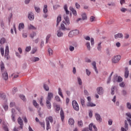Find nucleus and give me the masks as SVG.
Segmentation results:
<instances>
[{
    "instance_id": "nucleus-53",
    "label": "nucleus",
    "mask_w": 131,
    "mask_h": 131,
    "mask_svg": "<svg viewBox=\"0 0 131 131\" xmlns=\"http://www.w3.org/2000/svg\"><path fill=\"white\" fill-rule=\"evenodd\" d=\"M31 50V47L30 46L27 47L25 50L26 52H29Z\"/></svg>"
},
{
    "instance_id": "nucleus-10",
    "label": "nucleus",
    "mask_w": 131,
    "mask_h": 131,
    "mask_svg": "<svg viewBox=\"0 0 131 131\" xmlns=\"http://www.w3.org/2000/svg\"><path fill=\"white\" fill-rule=\"evenodd\" d=\"M60 117H61V121L63 122L65 118V115L64 114V112L63 111V110H61L60 111Z\"/></svg>"
},
{
    "instance_id": "nucleus-40",
    "label": "nucleus",
    "mask_w": 131,
    "mask_h": 131,
    "mask_svg": "<svg viewBox=\"0 0 131 131\" xmlns=\"http://www.w3.org/2000/svg\"><path fill=\"white\" fill-rule=\"evenodd\" d=\"M19 97L20 98V99H21V100H23V101H24V102L26 101V98H25V96L23 95H20Z\"/></svg>"
},
{
    "instance_id": "nucleus-30",
    "label": "nucleus",
    "mask_w": 131,
    "mask_h": 131,
    "mask_svg": "<svg viewBox=\"0 0 131 131\" xmlns=\"http://www.w3.org/2000/svg\"><path fill=\"white\" fill-rule=\"evenodd\" d=\"M54 106L56 107V112H58V111H60V109H61V108L60 107V105L57 104H54Z\"/></svg>"
},
{
    "instance_id": "nucleus-43",
    "label": "nucleus",
    "mask_w": 131,
    "mask_h": 131,
    "mask_svg": "<svg viewBox=\"0 0 131 131\" xmlns=\"http://www.w3.org/2000/svg\"><path fill=\"white\" fill-rule=\"evenodd\" d=\"M50 37H51V34H48L46 37V43L49 42V40H50Z\"/></svg>"
},
{
    "instance_id": "nucleus-27",
    "label": "nucleus",
    "mask_w": 131,
    "mask_h": 131,
    "mask_svg": "<svg viewBox=\"0 0 131 131\" xmlns=\"http://www.w3.org/2000/svg\"><path fill=\"white\" fill-rule=\"evenodd\" d=\"M58 95L61 97V98H63L64 96H63V94L62 93V90H61V88H58Z\"/></svg>"
},
{
    "instance_id": "nucleus-25",
    "label": "nucleus",
    "mask_w": 131,
    "mask_h": 131,
    "mask_svg": "<svg viewBox=\"0 0 131 131\" xmlns=\"http://www.w3.org/2000/svg\"><path fill=\"white\" fill-rule=\"evenodd\" d=\"M64 10L66 11V13L67 14V15H69V13H70V12H69V11L68 10V8L67 7V5H64Z\"/></svg>"
},
{
    "instance_id": "nucleus-31",
    "label": "nucleus",
    "mask_w": 131,
    "mask_h": 131,
    "mask_svg": "<svg viewBox=\"0 0 131 131\" xmlns=\"http://www.w3.org/2000/svg\"><path fill=\"white\" fill-rule=\"evenodd\" d=\"M101 45H102V42H100L98 43L97 50L98 51H101V50H102V46Z\"/></svg>"
},
{
    "instance_id": "nucleus-32",
    "label": "nucleus",
    "mask_w": 131,
    "mask_h": 131,
    "mask_svg": "<svg viewBox=\"0 0 131 131\" xmlns=\"http://www.w3.org/2000/svg\"><path fill=\"white\" fill-rule=\"evenodd\" d=\"M57 36L58 37H61V36H63V33L60 30L57 31Z\"/></svg>"
},
{
    "instance_id": "nucleus-59",
    "label": "nucleus",
    "mask_w": 131,
    "mask_h": 131,
    "mask_svg": "<svg viewBox=\"0 0 131 131\" xmlns=\"http://www.w3.org/2000/svg\"><path fill=\"white\" fill-rule=\"evenodd\" d=\"M78 81L80 85L82 84V81H81V79H80V78H78Z\"/></svg>"
},
{
    "instance_id": "nucleus-26",
    "label": "nucleus",
    "mask_w": 131,
    "mask_h": 131,
    "mask_svg": "<svg viewBox=\"0 0 131 131\" xmlns=\"http://www.w3.org/2000/svg\"><path fill=\"white\" fill-rule=\"evenodd\" d=\"M43 98L42 97V96L40 97V98H38V101H39V102L40 103V105H41V106H43V103H42V100H43Z\"/></svg>"
},
{
    "instance_id": "nucleus-21",
    "label": "nucleus",
    "mask_w": 131,
    "mask_h": 131,
    "mask_svg": "<svg viewBox=\"0 0 131 131\" xmlns=\"http://www.w3.org/2000/svg\"><path fill=\"white\" fill-rule=\"evenodd\" d=\"M95 117L98 121H102V119H101V116L100 115L96 114Z\"/></svg>"
},
{
    "instance_id": "nucleus-52",
    "label": "nucleus",
    "mask_w": 131,
    "mask_h": 131,
    "mask_svg": "<svg viewBox=\"0 0 131 131\" xmlns=\"http://www.w3.org/2000/svg\"><path fill=\"white\" fill-rule=\"evenodd\" d=\"M114 23V19H110L108 22L107 24H109L110 25L111 24H113Z\"/></svg>"
},
{
    "instance_id": "nucleus-60",
    "label": "nucleus",
    "mask_w": 131,
    "mask_h": 131,
    "mask_svg": "<svg viewBox=\"0 0 131 131\" xmlns=\"http://www.w3.org/2000/svg\"><path fill=\"white\" fill-rule=\"evenodd\" d=\"M78 126H81V127L82 126V125H83L82 121H78Z\"/></svg>"
},
{
    "instance_id": "nucleus-6",
    "label": "nucleus",
    "mask_w": 131,
    "mask_h": 131,
    "mask_svg": "<svg viewBox=\"0 0 131 131\" xmlns=\"http://www.w3.org/2000/svg\"><path fill=\"white\" fill-rule=\"evenodd\" d=\"M128 75H129V71H128V68H125L124 71V77L125 78H127L128 77Z\"/></svg>"
},
{
    "instance_id": "nucleus-37",
    "label": "nucleus",
    "mask_w": 131,
    "mask_h": 131,
    "mask_svg": "<svg viewBox=\"0 0 131 131\" xmlns=\"http://www.w3.org/2000/svg\"><path fill=\"white\" fill-rule=\"evenodd\" d=\"M113 74V72L111 73L110 76L107 79V83H110V81H111V76H112Z\"/></svg>"
},
{
    "instance_id": "nucleus-64",
    "label": "nucleus",
    "mask_w": 131,
    "mask_h": 131,
    "mask_svg": "<svg viewBox=\"0 0 131 131\" xmlns=\"http://www.w3.org/2000/svg\"><path fill=\"white\" fill-rule=\"evenodd\" d=\"M80 101H81V104L82 106H83V105H84V102H85L84 100L82 99H81Z\"/></svg>"
},
{
    "instance_id": "nucleus-19",
    "label": "nucleus",
    "mask_w": 131,
    "mask_h": 131,
    "mask_svg": "<svg viewBox=\"0 0 131 131\" xmlns=\"http://www.w3.org/2000/svg\"><path fill=\"white\" fill-rule=\"evenodd\" d=\"M92 66H93L94 69L95 70L96 73H98V70L97 69V63L95 62V61H94L92 63Z\"/></svg>"
},
{
    "instance_id": "nucleus-23",
    "label": "nucleus",
    "mask_w": 131,
    "mask_h": 131,
    "mask_svg": "<svg viewBox=\"0 0 131 131\" xmlns=\"http://www.w3.org/2000/svg\"><path fill=\"white\" fill-rule=\"evenodd\" d=\"M9 106L10 108H13V107H16V103L14 101L10 102Z\"/></svg>"
},
{
    "instance_id": "nucleus-8",
    "label": "nucleus",
    "mask_w": 131,
    "mask_h": 131,
    "mask_svg": "<svg viewBox=\"0 0 131 131\" xmlns=\"http://www.w3.org/2000/svg\"><path fill=\"white\" fill-rule=\"evenodd\" d=\"M97 91L98 95H103V93L104 92L103 88L99 87L97 89Z\"/></svg>"
},
{
    "instance_id": "nucleus-9",
    "label": "nucleus",
    "mask_w": 131,
    "mask_h": 131,
    "mask_svg": "<svg viewBox=\"0 0 131 131\" xmlns=\"http://www.w3.org/2000/svg\"><path fill=\"white\" fill-rule=\"evenodd\" d=\"M3 78L5 80H8L9 78V76L8 75V73L7 71H5L4 73L2 74Z\"/></svg>"
},
{
    "instance_id": "nucleus-5",
    "label": "nucleus",
    "mask_w": 131,
    "mask_h": 131,
    "mask_svg": "<svg viewBox=\"0 0 131 131\" xmlns=\"http://www.w3.org/2000/svg\"><path fill=\"white\" fill-rule=\"evenodd\" d=\"M54 98V94L52 92H49L47 98V101H51Z\"/></svg>"
},
{
    "instance_id": "nucleus-51",
    "label": "nucleus",
    "mask_w": 131,
    "mask_h": 131,
    "mask_svg": "<svg viewBox=\"0 0 131 131\" xmlns=\"http://www.w3.org/2000/svg\"><path fill=\"white\" fill-rule=\"evenodd\" d=\"M1 53L2 56H4L5 54V50H4V48H1Z\"/></svg>"
},
{
    "instance_id": "nucleus-20",
    "label": "nucleus",
    "mask_w": 131,
    "mask_h": 131,
    "mask_svg": "<svg viewBox=\"0 0 131 131\" xmlns=\"http://www.w3.org/2000/svg\"><path fill=\"white\" fill-rule=\"evenodd\" d=\"M1 66V70L2 72L5 70V63L3 61H1V63L0 64Z\"/></svg>"
},
{
    "instance_id": "nucleus-2",
    "label": "nucleus",
    "mask_w": 131,
    "mask_h": 131,
    "mask_svg": "<svg viewBox=\"0 0 131 131\" xmlns=\"http://www.w3.org/2000/svg\"><path fill=\"white\" fill-rule=\"evenodd\" d=\"M120 59H121V56L120 55H117L113 58L112 62L113 63H118Z\"/></svg>"
},
{
    "instance_id": "nucleus-24",
    "label": "nucleus",
    "mask_w": 131,
    "mask_h": 131,
    "mask_svg": "<svg viewBox=\"0 0 131 131\" xmlns=\"http://www.w3.org/2000/svg\"><path fill=\"white\" fill-rule=\"evenodd\" d=\"M69 124H70V125H73L74 124V120L72 118L69 119Z\"/></svg>"
},
{
    "instance_id": "nucleus-41",
    "label": "nucleus",
    "mask_w": 131,
    "mask_h": 131,
    "mask_svg": "<svg viewBox=\"0 0 131 131\" xmlns=\"http://www.w3.org/2000/svg\"><path fill=\"white\" fill-rule=\"evenodd\" d=\"M82 20H86V19H88V17H86V14H85V13H83L82 14Z\"/></svg>"
},
{
    "instance_id": "nucleus-46",
    "label": "nucleus",
    "mask_w": 131,
    "mask_h": 131,
    "mask_svg": "<svg viewBox=\"0 0 131 131\" xmlns=\"http://www.w3.org/2000/svg\"><path fill=\"white\" fill-rule=\"evenodd\" d=\"M48 53L49 54V56H52V55H53V50H52V49L49 48L48 49Z\"/></svg>"
},
{
    "instance_id": "nucleus-49",
    "label": "nucleus",
    "mask_w": 131,
    "mask_h": 131,
    "mask_svg": "<svg viewBox=\"0 0 131 131\" xmlns=\"http://www.w3.org/2000/svg\"><path fill=\"white\" fill-rule=\"evenodd\" d=\"M33 105L36 107V108H38V104H37V102H36V101L33 100Z\"/></svg>"
},
{
    "instance_id": "nucleus-36",
    "label": "nucleus",
    "mask_w": 131,
    "mask_h": 131,
    "mask_svg": "<svg viewBox=\"0 0 131 131\" xmlns=\"http://www.w3.org/2000/svg\"><path fill=\"white\" fill-rule=\"evenodd\" d=\"M86 47L89 51H91V44L90 42H86Z\"/></svg>"
},
{
    "instance_id": "nucleus-28",
    "label": "nucleus",
    "mask_w": 131,
    "mask_h": 131,
    "mask_svg": "<svg viewBox=\"0 0 131 131\" xmlns=\"http://www.w3.org/2000/svg\"><path fill=\"white\" fill-rule=\"evenodd\" d=\"M61 20H62V18L61 17V16H58L57 18L56 26H58V25H59V24L60 23V22H61Z\"/></svg>"
},
{
    "instance_id": "nucleus-17",
    "label": "nucleus",
    "mask_w": 131,
    "mask_h": 131,
    "mask_svg": "<svg viewBox=\"0 0 131 131\" xmlns=\"http://www.w3.org/2000/svg\"><path fill=\"white\" fill-rule=\"evenodd\" d=\"M87 107H95L96 104L93 103L92 102H88L86 104Z\"/></svg>"
},
{
    "instance_id": "nucleus-42",
    "label": "nucleus",
    "mask_w": 131,
    "mask_h": 131,
    "mask_svg": "<svg viewBox=\"0 0 131 131\" xmlns=\"http://www.w3.org/2000/svg\"><path fill=\"white\" fill-rule=\"evenodd\" d=\"M75 35L73 33V32L72 31H70L69 33V37H73V36H74Z\"/></svg>"
},
{
    "instance_id": "nucleus-33",
    "label": "nucleus",
    "mask_w": 131,
    "mask_h": 131,
    "mask_svg": "<svg viewBox=\"0 0 131 131\" xmlns=\"http://www.w3.org/2000/svg\"><path fill=\"white\" fill-rule=\"evenodd\" d=\"M43 13H45V14L48 13V5H44V8L43 9Z\"/></svg>"
},
{
    "instance_id": "nucleus-61",
    "label": "nucleus",
    "mask_w": 131,
    "mask_h": 131,
    "mask_svg": "<svg viewBox=\"0 0 131 131\" xmlns=\"http://www.w3.org/2000/svg\"><path fill=\"white\" fill-rule=\"evenodd\" d=\"M75 7H76V9H80V5L79 4H78L77 3H76Z\"/></svg>"
},
{
    "instance_id": "nucleus-4",
    "label": "nucleus",
    "mask_w": 131,
    "mask_h": 131,
    "mask_svg": "<svg viewBox=\"0 0 131 131\" xmlns=\"http://www.w3.org/2000/svg\"><path fill=\"white\" fill-rule=\"evenodd\" d=\"M17 122L18 124H19L21 129H23V125H24V124H23V120H22V119H21L20 117L18 118Z\"/></svg>"
},
{
    "instance_id": "nucleus-13",
    "label": "nucleus",
    "mask_w": 131,
    "mask_h": 131,
    "mask_svg": "<svg viewBox=\"0 0 131 131\" xmlns=\"http://www.w3.org/2000/svg\"><path fill=\"white\" fill-rule=\"evenodd\" d=\"M70 11H72V12L73 13V15H74V16L77 15V12H76V10H75L74 8H73L72 7H70Z\"/></svg>"
},
{
    "instance_id": "nucleus-39",
    "label": "nucleus",
    "mask_w": 131,
    "mask_h": 131,
    "mask_svg": "<svg viewBox=\"0 0 131 131\" xmlns=\"http://www.w3.org/2000/svg\"><path fill=\"white\" fill-rule=\"evenodd\" d=\"M3 108L5 111H8V110L9 109V106L8 104H4Z\"/></svg>"
},
{
    "instance_id": "nucleus-15",
    "label": "nucleus",
    "mask_w": 131,
    "mask_h": 131,
    "mask_svg": "<svg viewBox=\"0 0 131 131\" xmlns=\"http://www.w3.org/2000/svg\"><path fill=\"white\" fill-rule=\"evenodd\" d=\"M25 27V26H24V24L20 23L19 24L18 30H19V31H21V30H22V29H24Z\"/></svg>"
},
{
    "instance_id": "nucleus-56",
    "label": "nucleus",
    "mask_w": 131,
    "mask_h": 131,
    "mask_svg": "<svg viewBox=\"0 0 131 131\" xmlns=\"http://www.w3.org/2000/svg\"><path fill=\"white\" fill-rule=\"evenodd\" d=\"M39 124H40L41 126H42V127H43L45 129V122H39Z\"/></svg>"
},
{
    "instance_id": "nucleus-16",
    "label": "nucleus",
    "mask_w": 131,
    "mask_h": 131,
    "mask_svg": "<svg viewBox=\"0 0 131 131\" xmlns=\"http://www.w3.org/2000/svg\"><path fill=\"white\" fill-rule=\"evenodd\" d=\"M121 37H123V35L121 33H119L115 35V38L116 39H117V38H121Z\"/></svg>"
},
{
    "instance_id": "nucleus-18",
    "label": "nucleus",
    "mask_w": 131,
    "mask_h": 131,
    "mask_svg": "<svg viewBox=\"0 0 131 131\" xmlns=\"http://www.w3.org/2000/svg\"><path fill=\"white\" fill-rule=\"evenodd\" d=\"M47 120L48 121H50L51 123H53V122H54V120L53 119V117L52 116H49L47 118H46V122H47Z\"/></svg>"
},
{
    "instance_id": "nucleus-58",
    "label": "nucleus",
    "mask_w": 131,
    "mask_h": 131,
    "mask_svg": "<svg viewBox=\"0 0 131 131\" xmlns=\"http://www.w3.org/2000/svg\"><path fill=\"white\" fill-rule=\"evenodd\" d=\"M127 108L129 110H131V104L129 102L127 103Z\"/></svg>"
},
{
    "instance_id": "nucleus-48",
    "label": "nucleus",
    "mask_w": 131,
    "mask_h": 131,
    "mask_svg": "<svg viewBox=\"0 0 131 131\" xmlns=\"http://www.w3.org/2000/svg\"><path fill=\"white\" fill-rule=\"evenodd\" d=\"M36 35V33L33 32L32 34H30V36L31 37V38H33L34 36Z\"/></svg>"
},
{
    "instance_id": "nucleus-22",
    "label": "nucleus",
    "mask_w": 131,
    "mask_h": 131,
    "mask_svg": "<svg viewBox=\"0 0 131 131\" xmlns=\"http://www.w3.org/2000/svg\"><path fill=\"white\" fill-rule=\"evenodd\" d=\"M28 29L30 30H36V27L33 26V25L30 24L28 26Z\"/></svg>"
},
{
    "instance_id": "nucleus-47",
    "label": "nucleus",
    "mask_w": 131,
    "mask_h": 131,
    "mask_svg": "<svg viewBox=\"0 0 131 131\" xmlns=\"http://www.w3.org/2000/svg\"><path fill=\"white\" fill-rule=\"evenodd\" d=\"M55 100L57 102H61V99H60V97H59V96H55Z\"/></svg>"
},
{
    "instance_id": "nucleus-45",
    "label": "nucleus",
    "mask_w": 131,
    "mask_h": 131,
    "mask_svg": "<svg viewBox=\"0 0 131 131\" xmlns=\"http://www.w3.org/2000/svg\"><path fill=\"white\" fill-rule=\"evenodd\" d=\"M111 95H114V91H115V86H113L111 89Z\"/></svg>"
},
{
    "instance_id": "nucleus-7",
    "label": "nucleus",
    "mask_w": 131,
    "mask_h": 131,
    "mask_svg": "<svg viewBox=\"0 0 131 131\" xmlns=\"http://www.w3.org/2000/svg\"><path fill=\"white\" fill-rule=\"evenodd\" d=\"M10 53V51L9 50V46H6V49H5V57L7 58V59H9V57L8 56H9V53Z\"/></svg>"
},
{
    "instance_id": "nucleus-29",
    "label": "nucleus",
    "mask_w": 131,
    "mask_h": 131,
    "mask_svg": "<svg viewBox=\"0 0 131 131\" xmlns=\"http://www.w3.org/2000/svg\"><path fill=\"white\" fill-rule=\"evenodd\" d=\"M46 125H47V130H49V129L51 128V126L50 125V121L47 120Z\"/></svg>"
},
{
    "instance_id": "nucleus-1",
    "label": "nucleus",
    "mask_w": 131,
    "mask_h": 131,
    "mask_svg": "<svg viewBox=\"0 0 131 131\" xmlns=\"http://www.w3.org/2000/svg\"><path fill=\"white\" fill-rule=\"evenodd\" d=\"M72 106L76 111H79V106L78 105V103L75 100H73L72 101Z\"/></svg>"
},
{
    "instance_id": "nucleus-57",
    "label": "nucleus",
    "mask_w": 131,
    "mask_h": 131,
    "mask_svg": "<svg viewBox=\"0 0 131 131\" xmlns=\"http://www.w3.org/2000/svg\"><path fill=\"white\" fill-rule=\"evenodd\" d=\"M91 43L92 46H94L95 43V40L93 38H91Z\"/></svg>"
},
{
    "instance_id": "nucleus-63",
    "label": "nucleus",
    "mask_w": 131,
    "mask_h": 131,
    "mask_svg": "<svg viewBox=\"0 0 131 131\" xmlns=\"http://www.w3.org/2000/svg\"><path fill=\"white\" fill-rule=\"evenodd\" d=\"M17 91H18V89H17V88H15V87H14V88L13 89L12 93H13V94H15V93H16Z\"/></svg>"
},
{
    "instance_id": "nucleus-50",
    "label": "nucleus",
    "mask_w": 131,
    "mask_h": 131,
    "mask_svg": "<svg viewBox=\"0 0 131 131\" xmlns=\"http://www.w3.org/2000/svg\"><path fill=\"white\" fill-rule=\"evenodd\" d=\"M69 50L70 51V52H73V51H74V47L72 46H70Z\"/></svg>"
},
{
    "instance_id": "nucleus-35",
    "label": "nucleus",
    "mask_w": 131,
    "mask_h": 131,
    "mask_svg": "<svg viewBox=\"0 0 131 131\" xmlns=\"http://www.w3.org/2000/svg\"><path fill=\"white\" fill-rule=\"evenodd\" d=\"M72 31L73 32L74 35H77L79 34V31L78 30H74Z\"/></svg>"
},
{
    "instance_id": "nucleus-38",
    "label": "nucleus",
    "mask_w": 131,
    "mask_h": 131,
    "mask_svg": "<svg viewBox=\"0 0 131 131\" xmlns=\"http://www.w3.org/2000/svg\"><path fill=\"white\" fill-rule=\"evenodd\" d=\"M43 89H45L46 91H50V88H49V86L46 84H43Z\"/></svg>"
},
{
    "instance_id": "nucleus-34",
    "label": "nucleus",
    "mask_w": 131,
    "mask_h": 131,
    "mask_svg": "<svg viewBox=\"0 0 131 131\" xmlns=\"http://www.w3.org/2000/svg\"><path fill=\"white\" fill-rule=\"evenodd\" d=\"M32 62H37V61H39V58L38 57H33L31 59Z\"/></svg>"
},
{
    "instance_id": "nucleus-54",
    "label": "nucleus",
    "mask_w": 131,
    "mask_h": 131,
    "mask_svg": "<svg viewBox=\"0 0 131 131\" xmlns=\"http://www.w3.org/2000/svg\"><path fill=\"white\" fill-rule=\"evenodd\" d=\"M35 10L37 13H39V12H40V8H39V7H35Z\"/></svg>"
},
{
    "instance_id": "nucleus-55",
    "label": "nucleus",
    "mask_w": 131,
    "mask_h": 131,
    "mask_svg": "<svg viewBox=\"0 0 131 131\" xmlns=\"http://www.w3.org/2000/svg\"><path fill=\"white\" fill-rule=\"evenodd\" d=\"M12 115H16V110L14 108L11 110Z\"/></svg>"
},
{
    "instance_id": "nucleus-14",
    "label": "nucleus",
    "mask_w": 131,
    "mask_h": 131,
    "mask_svg": "<svg viewBox=\"0 0 131 131\" xmlns=\"http://www.w3.org/2000/svg\"><path fill=\"white\" fill-rule=\"evenodd\" d=\"M46 105H47V107H48V109H51V108H52V104H51V101L47 100Z\"/></svg>"
},
{
    "instance_id": "nucleus-44",
    "label": "nucleus",
    "mask_w": 131,
    "mask_h": 131,
    "mask_svg": "<svg viewBox=\"0 0 131 131\" xmlns=\"http://www.w3.org/2000/svg\"><path fill=\"white\" fill-rule=\"evenodd\" d=\"M5 42H6V39H5V38H2L0 40V43L1 45H4Z\"/></svg>"
},
{
    "instance_id": "nucleus-3",
    "label": "nucleus",
    "mask_w": 131,
    "mask_h": 131,
    "mask_svg": "<svg viewBox=\"0 0 131 131\" xmlns=\"http://www.w3.org/2000/svg\"><path fill=\"white\" fill-rule=\"evenodd\" d=\"M89 130L90 131H97L98 129L97 128L96 125H94L93 123H91L89 125Z\"/></svg>"
},
{
    "instance_id": "nucleus-11",
    "label": "nucleus",
    "mask_w": 131,
    "mask_h": 131,
    "mask_svg": "<svg viewBox=\"0 0 131 131\" xmlns=\"http://www.w3.org/2000/svg\"><path fill=\"white\" fill-rule=\"evenodd\" d=\"M64 19L66 22V24H67L68 25H69V24H70V20L69 19V17H68V16L64 15Z\"/></svg>"
},
{
    "instance_id": "nucleus-12",
    "label": "nucleus",
    "mask_w": 131,
    "mask_h": 131,
    "mask_svg": "<svg viewBox=\"0 0 131 131\" xmlns=\"http://www.w3.org/2000/svg\"><path fill=\"white\" fill-rule=\"evenodd\" d=\"M28 18L29 20H30L31 21H32V20H33V19H34V15H33V13H32V12H30L29 13Z\"/></svg>"
},
{
    "instance_id": "nucleus-62",
    "label": "nucleus",
    "mask_w": 131,
    "mask_h": 131,
    "mask_svg": "<svg viewBox=\"0 0 131 131\" xmlns=\"http://www.w3.org/2000/svg\"><path fill=\"white\" fill-rule=\"evenodd\" d=\"M122 80H123V79L121 77H118V80H117L118 82H121V81H122Z\"/></svg>"
}]
</instances>
